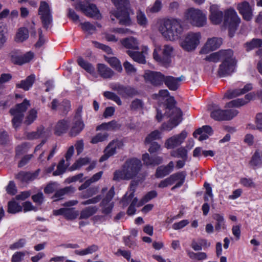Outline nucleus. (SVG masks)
Here are the masks:
<instances>
[{"label": "nucleus", "mask_w": 262, "mask_h": 262, "mask_svg": "<svg viewBox=\"0 0 262 262\" xmlns=\"http://www.w3.org/2000/svg\"><path fill=\"white\" fill-rule=\"evenodd\" d=\"M158 29L163 37L170 41L179 39L183 33V27L181 21L177 19L162 20Z\"/></svg>", "instance_id": "obj_1"}, {"label": "nucleus", "mask_w": 262, "mask_h": 262, "mask_svg": "<svg viewBox=\"0 0 262 262\" xmlns=\"http://www.w3.org/2000/svg\"><path fill=\"white\" fill-rule=\"evenodd\" d=\"M142 164L141 161L136 158L127 160L122 166L121 170L114 172L113 180H130L136 177L140 171Z\"/></svg>", "instance_id": "obj_2"}, {"label": "nucleus", "mask_w": 262, "mask_h": 262, "mask_svg": "<svg viewBox=\"0 0 262 262\" xmlns=\"http://www.w3.org/2000/svg\"><path fill=\"white\" fill-rule=\"evenodd\" d=\"M116 7L117 10L112 13L113 15L119 20V23L122 25L129 26L132 21L129 15V3L128 0H112Z\"/></svg>", "instance_id": "obj_3"}, {"label": "nucleus", "mask_w": 262, "mask_h": 262, "mask_svg": "<svg viewBox=\"0 0 262 262\" xmlns=\"http://www.w3.org/2000/svg\"><path fill=\"white\" fill-rule=\"evenodd\" d=\"M241 19L235 11L232 8L226 10L224 15V26L228 29L229 35L232 37L240 23Z\"/></svg>", "instance_id": "obj_4"}, {"label": "nucleus", "mask_w": 262, "mask_h": 262, "mask_svg": "<svg viewBox=\"0 0 262 262\" xmlns=\"http://www.w3.org/2000/svg\"><path fill=\"white\" fill-rule=\"evenodd\" d=\"M210 117L216 121H226L231 120L236 116L238 112L235 109L222 110L217 105H211Z\"/></svg>", "instance_id": "obj_5"}, {"label": "nucleus", "mask_w": 262, "mask_h": 262, "mask_svg": "<svg viewBox=\"0 0 262 262\" xmlns=\"http://www.w3.org/2000/svg\"><path fill=\"white\" fill-rule=\"evenodd\" d=\"M201 35L200 32H189L181 40L180 46L186 51H194L200 43Z\"/></svg>", "instance_id": "obj_6"}, {"label": "nucleus", "mask_w": 262, "mask_h": 262, "mask_svg": "<svg viewBox=\"0 0 262 262\" xmlns=\"http://www.w3.org/2000/svg\"><path fill=\"white\" fill-rule=\"evenodd\" d=\"M38 13L40 16L43 27L47 30L51 28L52 26L53 17L51 9L47 2H40Z\"/></svg>", "instance_id": "obj_7"}, {"label": "nucleus", "mask_w": 262, "mask_h": 262, "mask_svg": "<svg viewBox=\"0 0 262 262\" xmlns=\"http://www.w3.org/2000/svg\"><path fill=\"white\" fill-rule=\"evenodd\" d=\"M186 19L192 25L201 27L206 24V16L203 12L194 8H190L186 13Z\"/></svg>", "instance_id": "obj_8"}, {"label": "nucleus", "mask_w": 262, "mask_h": 262, "mask_svg": "<svg viewBox=\"0 0 262 262\" xmlns=\"http://www.w3.org/2000/svg\"><path fill=\"white\" fill-rule=\"evenodd\" d=\"M236 61L233 56L226 57L222 60L217 70V75L220 77H225L231 75L235 70Z\"/></svg>", "instance_id": "obj_9"}, {"label": "nucleus", "mask_w": 262, "mask_h": 262, "mask_svg": "<svg viewBox=\"0 0 262 262\" xmlns=\"http://www.w3.org/2000/svg\"><path fill=\"white\" fill-rule=\"evenodd\" d=\"M158 50L160 49H155L153 52L154 59L157 62L163 64L164 66H167L171 61L170 56L173 50L172 47L165 45L162 49V56L159 55Z\"/></svg>", "instance_id": "obj_10"}, {"label": "nucleus", "mask_w": 262, "mask_h": 262, "mask_svg": "<svg viewBox=\"0 0 262 262\" xmlns=\"http://www.w3.org/2000/svg\"><path fill=\"white\" fill-rule=\"evenodd\" d=\"M82 107L77 108L73 121V125L69 133L70 136L75 137L84 128V124L81 118Z\"/></svg>", "instance_id": "obj_11"}, {"label": "nucleus", "mask_w": 262, "mask_h": 262, "mask_svg": "<svg viewBox=\"0 0 262 262\" xmlns=\"http://www.w3.org/2000/svg\"><path fill=\"white\" fill-rule=\"evenodd\" d=\"M187 136V133L183 130L178 135H175L167 139L165 143V147L167 149H173L181 145Z\"/></svg>", "instance_id": "obj_12"}, {"label": "nucleus", "mask_w": 262, "mask_h": 262, "mask_svg": "<svg viewBox=\"0 0 262 262\" xmlns=\"http://www.w3.org/2000/svg\"><path fill=\"white\" fill-rule=\"evenodd\" d=\"M164 77L165 76L159 72L148 71L144 74L146 81L154 86L162 85L164 82Z\"/></svg>", "instance_id": "obj_13"}, {"label": "nucleus", "mask_w": 262, "mask_h": 262, "mask_svg": "<svg viewBox=\"0 0 262 262\" xmlns=\"http://www.w3.org/2000/svg\"><path fill=\"white\" fill-rule=\"evenodd\" d=\"M78 7L84 14L90 17L99 19L100 14L96 5L94 4L85 5L82 3L78 4Z\"/></svg>", "instance_id": "obj_14"}, {"label": "nucleus", "mask_w": 262, "mask_h": 262, "mask_svg": "<svg viewBox=\"0 0 262 262\" xmlns=\"http://www.w3.org/2000/svg\"><path fill=\"white\" fill-rule=\"evenodd\" d=\"M222 42L221 38L212 37L209 38L207 40L200 52L202 54H207L210 51L215 50L220 48Z\"/></svg>", "instance_id": "obj_15"}, {"label": "nucleus", "mask_w": 262, "mask_h": 262, "mask_svg": "<svg viewBox=\"0 0 262 262\" xmlns=\"http://www.w3.org/2000/svg\"><path fill=\"white\" fill-rule=\"evenodd\" d=\"M176 103V102L174 98L172 97H170L166 99V111L165 113V115L167 116H170L171 115L182 116V112L180 108L175 106Z\"/></svg>", "instance_id": "obj_16"}, {"label": "nucleus", "mask_w": 262, "mask_h": 262, "mask_svg": "<svg viewBox=\"0 0 262 262\" xmlns=\"http://www.w3.org/2000/svg\"><path fill=\"white\" fill-rule=\"evenodd\" d=\"M230 56H233V52L231 49L222 50L217 52L213 53L209 56H206L205 60L216 62L220 60H223L226 57L228 58Z\"/></svg>", "instance_id": "obj_17"}, {"label": "nucleus", "mask_w": 262, "mask_h": 262, "mask_svg": "<svg viewBox=\"0 0 262 262\" xmlns=\"http://www.w3.org/2000/svg\"><path fill=\"white\" fill-rule=\"evenodd\" d=\"M185 80L183 75L179 77H174L171 76L164 77V82L167 87L171 91H176L180 85V82Z\"/></svg>", "instance_id": "obj_18"}, {"label": "nucleus", "mask_w": 262, "mask_h": 262, "mask_svg": "<svg viewBox=\"0 0 262 262\" xmlns=\"http://www.w3.org/2000/svg\"><path fill=\"white\" fill-rule=\"evenodd\" d=\"M120 142L118 140H113L106 147L104 154L100 158V162L106 160L109 157L114 155L116 152V149L119 146Z\"/></svg>", "instance_id": "obj_19"}, {"label": "nucleus", "mask_w": 262, "mask_h": 262, "mask_svg": "<svg viewBox=\"0 0 262 262\" xmlns=\"http://www.w3.org/2000/svg\"><path fill=\"white\" fill-rule=\"evenodd\" d=\"M210 12L209 19L212 23L214 25L221 24L224 15L222 11L216 6L212 5L210 7Z\"/></svg>", "instance_id": "obj_20"}, {"label": "nucleus", "mask_w": 262, "mask_h": 262, "mask_svg": "<svg viewBox=\"0 0 262 262\" xmlns=\"http://www.w3.org/2000/svg\"><path fill=\"white\" fill-rule=\"evenodd\" d=\"M237 8L244 19L246 20L251 19L252 17V10L248 2H243L238 4Z\"/></svg>", "instance_id": "obj_21"}, {"label": "nucleus", "mask_w": 262, "mask_h": 262, "mask_svg": "<svg viewBox=\"0 0 262 262\" xmlns=\"http://www.w3.org/2000/svg\"><path fill=\"white\" fill-rule=\"evenodd\" d=\"M142 160L145 165L147 166H155L161 164L163 162V158L158 156H150L148 153L142 155Z\"/></svg>", "instance_id": "obj_22"}, {"label": "nucleus", "mask_w": 262, "mask_h": 262, "mask_svg": "<svg viewBox=\"0 0 262 262\" xmlns=\"http://www.w3.org/2000/svg\"><path fill=\"white\" fill-rule=\"evenodd\" d=\"M186 173L185 171H179L174 173L169 176L172 185L177 182L176 184L173 186L171 190H173L180 187L184 183Z\"/></svg>", "instance_id": "obj_23"}, {"label": "nucleus", "mask_w": 262, "mask_h": 262, "mask_svg": "<svg viewBox=\"0 0 262 262\" xmlns=\"http://www.w3.org/2000/svg\"><path fill=\"white\" fill-rule=\"evenodd\" d=\"M113 89L117 91L122 97H133L137 94V91L130 86H125L122 85H116Z\"/></svg>", "instance_id": "obj_24"}, {"label": "nucleus", "mask_w": 262, "mask_h": 262, "mask_svg": "<svg viewBox=\"0 0 262 262\" xmlns=\"http://www.w3.org/2000/svg\"><path fill=\"white\" fill-rule=\"evenodd\" d=\"M122 45L127 50L136 51L139 50V42L138 40L134 37H127L121 40Z\"/></svg>", "instance_id": "obj_25"}, {"label": "nucleus", "mask_w": 262, "mask_h": 262, "mask_svg": "<svg viewBox=\"0 0 262 262\" xmlns=\"http://www.w3.org/2000/svg\"><path fill=\"white\" fill-rule=\"evenodd\" d=\"M26 136L28 140H34L40 138H47L49 136V133L43 127L40 126L37 131L27 133Z\"/></svg>", "instance_id": "obj_26"}, {"label": "nucleus", "mask_w": 262, "mask_h": 262, "mask_svg": "<svg viewBox=\"0 0 262 262\" xmlns=\"http://www.w3.org/2000/svg\"><path fill=\"white\" fill-rule=\"evenodd\" d=\"M70 120L62 119L59 120L54 127V133L60 136L66 133L69 128Z\"/></svg>", "instance_id": "obj_27"}, {"label": "nucleus", "mask_w": 262, "mask_h": 262, "mask_svg": "<svg viewBox=\"0 0 262 262\" xmlns=\"http://www.w3.org/2000/svg\"><path fill=\"white\" fill-rule=\"evenodd\" d=\"M33 57V54L29 52L23 55H16L13 54L11 56L12 61L19 65L29 62Z\"/></svg>", "instance_id": "obj_28"}, {"label": "nucleus", "mask_w": 262, "mask_h": 262, "mask_svg": "<svg viewBox=\"0 0 262 262\" xmlns=\"http://www.w3.org/2000/svg\"><path fill=\"white\" fill-rule=\"evenodd\" d=\"M170 117L169 122L167 123H164L161 126V129L163 130L170 131L174 127L177 126L182 121V116H167Z\"/></svg>", "instance_id": "obj_29"}, {"label": "nucleus", "mask_w": 262, "mask_h": 262, "mask_svg": "<svg viewBox=\"0 0 262 262\" xmlns=\"http://www.w3.org/2000/svg\"><path fill=\"white\" fill-rule=\"evenodd\" d=\"M38 175V170L36 171L33 173L20 171L16 176V178L21 182H27L28 181L34 180Z\"/></svg>", "instance_id": "obj_30"}, {"label": "nucleus", "mask_w": 262, "mask_h": 262, "mask_svg": "<svg viewBox=\"0 0 262 262\" xmlns=\"http://www.w3.org/2000/svg\"><path fill=\"white\" fill-rule=\"evenodd\" d=\"M97 70L101 77L104 79L111 78L114 75L113 71L104 64H98Z\"/></svg>", "instance_id": "obj_31"}, {"label": "nucleus", "mask_w": 262, "mask_h": 262, "mask_svg": "<svg viewBox=\"0 0 262 262\" xmlns=\"http://www.w3.org/2000/svg\"><path fill=\"white\" fill-rule=\"evenodd\" d=\"M35 79V76L34 74H31L28 76L25 80H21L19 83L16 84V87L20 88L25 91H28L32 87Z\"/></svg>", "instance_id": "obj_32"}, {"label": "nucleus", "mask_w": 262, "mask_h": 262, "mask_svg": "<svg viewBox=\"0 0 262 262\" xmlns=\"http://www.w3.org/2000/svg\"><path fill=\"white\" fill-rule=\"evenodd\" d=\"M126 53L133 60L140 64L146 63L145 56L142 53L137 51L127 50Z\"/></svg>", "instance_id": "obj_33"}, {"label": "nucleus", "mask_w": 262, "mask_h": 262, "mask_svg": "<svg viewBox=\"0 0 262 262\" xmlns=\"http://www.w3.org/2000/svg\"><path fill=\"white\" fill-rule=\"evenodd\" d=\"M75 188L72 186H67L62 189L57 190L53 196V198H55L54 201L59 200L62 198V196L66 194L73 193L75 191Z\"/></svg>", "instance_id": "obj_34"}, {"label": "nucleus", "mask_w": 262, "mask_h": 262, "mask_svg": "<svg viewBox=\"0 0 262 262\" xmlns=\"http://www.w3.org/2000/svg\"><path fill=\"white\" fill-rule=\"evenodd\" d=\"M98 210V207L96 206L87 207L81 211L80 219H87L95 214Z\"/></svg>", "instance_id": "obj_35"}, {"label": "nucleus", "mask_w": 262, "mask_h": 262, "mask_svg": "<svg viewBox=\"0 0 262 262\" xmlns=\"http://www.w3.org/2000/svg\"><path fill=\"white\" fill-rule=\"evenodd\" d=\"M9 112L13 116L12 123L13 127L16 129L20 125L24 117V114L17 113L14 110H10Z\"/></svg>", "instance_id": "obj_36"}, {"label": "nucleus", "mask_w": 262, "mask_h": 262, "mask_svg": "<svg viewBox=\"0 0 262 262\" xmlns=\"http://www.w3.org/2000/svg\"><path fill=\"white\" fill-rule=\"evenodd\" d=\"M187 152V150L185 147H181L176 150L171 151L170 155L174 158H181L184 160H187L188 158Z\"/></svg>", "instance_id": "obj_37"}, {"label": "nucleus", "mask_w": 262, "mask_h": 262, "mask_svg": "<svg viewBox=\"0 0 262 262\" xmlns=\"http://www.w3.org/2000/svg\"><path fill=\"white\" fill-rule=\"evenodd\" d=\"M30 106V101L25 99L23 102L16 104L15 107L12 108L10 110H14L17 113L24 114V113Z\"/></svg>", "instance_id": "obj_38"}, {"label": "nucleus", "mask_w": 262, "mask_h": 262, "mask_svg": "<svg viewBox=\"0 0 262 262\" xmlns=\"http://www.w3.org/2000/svg\"><path fill=\"white\" fill-rule=\"evenodd\" d=\"M99 249V247L96 245H92L91 246H89L86 249L78 250H76L74 251L75 254L80 255V256H84L87 254H92L93 253L98 251Z\"/></svg>", "instance_id": "obj_39"}, {"label": "nucleus", "mask_w": 262, "mask_h": 262, "mask_svg": "<svg viewBox=\"0 0 262 262\" xmlns=\"http://www.w3.org/2000/svg\"><path fill=\"white\" fill-rule=\"evenodd\" d=\"M250 164L254 167L262 165V152L256 150L252 157Z\"/></svg>", "instance_id": "obj_40"}, {"label": "nucleus", "mask_w": 262, "mask_h": 262, "mask_svg": "<svg viewBox=\"0 0 262 262\" xmlns=\"http://www.w3.org/2000/svg\"><path fill=\"white\" fill-rule=\"evenodd\" d=\"M99 188L98 186L89 187L88 189L81 192V197L83 199L89 198L94 195L96 194L99 192Z\"/></svg>", "instance_id": "obj_41"}, {"label": "nucleus", "mask_w": 262, "mask_h": 262, "mask_svg": "<svg viewBox=\"0 0 262 262\" xmlns=\"http://www.w3.org/2000/svg\"><path fill=\"white\" fill-rule=\"evenodd\" d=\"M29 37L28 30L25 28H21L18 30L16 34L15 40L17 42H23Z\"/></svg>", "instance_id": "obj_42"}, {"label": "nucleus", "mask_w": 262, "mask_h": 262, "mask_svg": "<svg viewBox=\"0 0 262 262\" xmlns=\"http://www.w3.org/2000/svg\"><path fill=\"white\" fill-rule=\"evenodd\" d=\"M245 45L247 51L259 48L262 45V39L253 38L250 41L246 42Z\"/></svg>", "instance_id": "obj_43"}, {"label": "nucleus", "mask_w": 262, "mask_h": 262, "mask_svg": "<svg viewBox=\"0 0 262 262\" xmlns=\"http://www.w3.org/2000/svg\"><path fill=\"white\" fill-rule=\"evenodd\" d=\"M77 62L79 66L88 72L91 73L94 71V68L92 64L85 61L82 57H79L78 58Z\"/></svg>", "instance_id": "obj_44"}, {"label": "nucleus", "mask_w": 262, "mask_h": 262, "mask_svg": "<svg viewBox=\"0 0 262 262\" xmlns=\"http://www.w3.org/2000/svg\"><path fill=\"white\" fill-rule=\"evenodd\" d=\"M37 111L36 110L33 108L28 112L25 120L24 123L26 125H29L32 124L37 118Z\"/></svg>", "instance_id": "obj_45"}, {"label": "nucleus", "mask_w": 262, "mask_h": 262, "mask_svg": "<svg viewBox=\"0 0 262 262\" xmlns=\"http://www.w3.org/2000/svg\"><path fill=\"white\" fill-rule=\"evenodd\" d=\"M204 133L209 136L213 134V130L212 127L209 125H204L201 128H199L194 131L193 133V136L194 138L197 137V134H200L201 133Z\"/></svg>", "instance_id": "obj_46"}, {"label": "nucleus", "mask_w": 262, "mask_h": 262, "mask_svg": "<svg viewBox=\"0 0 262 262\" xmlns=\"http://www.w3.org/2000/svg\"><path fill=\"white\" fill-rule=\"evenodd\" d=\"M157 196V193L155 190H152L147 192L143 198L139 202L138 206H141L151 199Z\"/></svg>", "instance_id": "obj_47"}, {"label": "nucleus", "mask_w": 262, "mask_h": 262, "mask_svg": "<svg viewBox=\"0 0 262 262\" xmlns=\"http://www.w3.org/2000/svg\"><path fill=\"white\" fill-rule=\"evenodd\" d=\"M22 206L18 204L15 201H11L9 202L8 205V211L10 213H15L22 210Z\"/></svg>", "instance_id": "obj_48"}, {"label": "nucleus", "mask_w": 262, "mask_h": 262, "mask_svg": "<svg viewBox=\"0 0 262 262\" xmlns=\"http://www.w3.org/2000/svg\"><path fill=\"white\" fill-rule=\"evenodd\" d=\"M106 60L108 63L118 72L122 70V68L119 60L115 57H108Z\"/></svg>", "instance_id": "obj_49"}, {"label": "nucleus", "mask_w": 262, "mask_h": 262, "mask_svg": "<svg viewBox=\"0 0 262 262\" xmlns=\"http://www.w3.org/2000/svg\"><path fill=\"white\" fill-rule=\"evenodd\" d=\"M170 173L165 166H159L156 171L155 177L157 178H162Z\"/></svg>", "instance_id": "obj_50"}, {"label": "nucleus", "mask_w": 262, "mask_h": 262, "mask_svg": "<svg viewBox=\"0 0 262 262\" xmlns=\"http://www.w3.org/2000/svg\"><path fill=\"white\" fill-rule=\"evenodd\" d=\"M161 133L158 130H155L150 133L145 138V143L149 144L153 141L158 140L160 138Z\"/></svg>", "instance_id": "obj_51"}, {"label": "nucleus", "mask_w": 262, "mask_h": 262, "mask_svg": "<svg viewBox=\"0 0 262 262\" xmlns=\"http://www.w3.org/2000/svg\"><path fill=\"white\" fill-rule=\"evenodd\" d=\"M100 205L102 208V213L105 215H108L112 212L114 204V202H105L103 204L102 201H101Z\"/></svg>", "instance_id": "obj_52"}, {"label": "nucleus", "mask_w": 262, "mask_h": 262, "mask_svg": "<svg viewBox=\"0 0 262 262\" xmlns=\"http://www.w3.org/2000/svg\"><path fill=\"white\" fill-rule=\"evenodd\" d=\"M117 122L114 121H111L107 123H103L97 127V130L106 129L113 130L117 127Z\"/></svg>", "instance_id": "obj_53"}, {"label": "nucleus", "mask_w": 262, "mask_h": 262, "mask_svg": "<svg viewBox=\"0 0 262 262\" xmlns=\"http://www.w3.org/2000/svg\"><path fill=\"white\" fill-rule=\"evenodd\" d=\"M108 136L106 132H102L97 134L92 138L91 142L93 144H97L100 142L106 140Z\"/></svg>", "instance_id": "obj_54"}, {"label": "nucleus", "mask_w": 262, "mask_h": 262, "mask_svg": "<svg viewBox=\"0 0 262 262\" xmlns=\"http://www.w3.org/2000/svg\"><path fill=\"white\" fill-rule=\"evenodd\" d=\"M90 162L89 159L88 158H80L77 160L70 167L72 170L78 169L81 166L86 165Z\"/></svg>", "instance_id": "obj_55"}, {"label": "nucleus", "mask_w": 262, "mask_h": 262, "mask_svg": "<svg viewBox=\"0 0 262 262\" xmlns=\"http://www.w3.org/2000/svg\"><path fill=\"white\" fill-rule=\"evenodd\" d=\"M103 95L107 99L115 101L118 105H121L122 104V101L120 98L114 93L106 91L104 92Z\"/></svg>", "instance_id": "obj_56"}, {"label": "nucleus", "mask_w": 262, "mask_h": 262, "mask_svg": "<svg viewBox=\"0 0 262 262\" xmlns=\"http://www.w3.org/2000/svg\"><path fill=\"white\" fill-rule=\"evenodd\" d=\"M213 219L216 221L215 229H222L225 228L224 219L223 216L219 214H215Z\"/></svg>", "instance_id": "obj_57"}, {"label": "nucleus", "mask_w": 262, "mask_h": 262, "mask_svg": "<svg viewBox=\"0 0 262 262\" xmlns=\"http://www.w3.org/2000/svg\"><path fill=\"white\" fill-rule=\"evenodd\" d=\"M247 103V101H246L243 98H238L232 100L228 103L226 105L227 107H239Z\"/></svg>", "instance_id": "obj_58"}, {"label": "nucleus", "mask_w": 262, "mask_h": 262, "mask_svg": "<svg viewBox=\"0 0 262 262\" xmlns=\"http://www.w3.org/2000/svg\"><path fill=\"white\" fill-rule=\"evenodd\" d=\"M82 29L89 34H93L96 30V27L94 25L91 24L90 22H84L80 23Z\"/></svg>", "instance_id": "obj_59"}, {"label": "nucleus", "mask_w": 262, "mask_h": 262, "mask_svg": "<svg viewBox=\"0 0 262 262\" xmlns=\"http://www.w3.org/2000/svg\"><path fill=\"white\" fill-rule=\"evenodd\" d=\"M78 215V211L74 210L73 208H66L63 216L68 220H73Z\"/></svg>", "instance_id": "obj_60"}, {"label": "nucleus", "mask_w": 262, "mask_h": 262, "mask_svg": "<svg viewBox=\"0 0 262 262\" xmlns=\"http://www.w3.org/2000/svg\"><path fill=\"white\" fill-rule=\"evenodd\" d=\"M137 19L138 24L140 26L145 27L147 24V19L145 14L140 11L137 13Z\"/></svg>", "instance_id": "obj_61"}, {"label": "nucleus", "mask_w": 262, "mask_h": 262, "mask_svg": "<svg viewBox=\"0 0 262 262\" xmlns=\"http://www.w3.org/2000/svg\"><path fill=\"white\" fill-rule=\"evenodd\" d=\"M143 106L144 103L141 100L136 99L132 102L130 108L133 111H137L142 110Z\"/></svg>", "instance_id": "obj_62"}, {"label": "nucleus", "mask_w": 262, "mask_h": 262, "mask_svg": "<svg viewBox=\"0 0 262 262\" xmlns=\"http://www.w3.org/2000/svg\"><path fill=\"white\" fill-rule=\"evenodd\" d=\"M162 7V4L161 1L156 0L151 7H148L147 11L151 13H157L160 11Z\"/></svg>", "instance_id": "obj_63"}, {"label": "nucleus", "mask_w": 262, "mask_h": 262, "mask_svg": "<svg viewBox=\"0 0 262 262\" xmlns=\"http://www.w3.org/2000/svg\"><path fill=\"white\" fill-rule=\"evenodd\" d=\"M27 253V251L16 252L11 258L12 262H21L24 260V257Z\"/></svg>", "instance_id": "obj_64"}]
</instances>
